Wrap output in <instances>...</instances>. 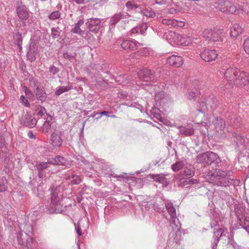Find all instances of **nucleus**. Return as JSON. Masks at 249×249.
<instances>
[{"mask_svg": "<svg viewBox=\"0 0 249 249\" xmlns=\"http://www.w3.org/2000/svg\"><path fill=\"white\" fill-rule=\"evenodd\" d=\"M220 72L225 79L238 87H243L249 85V74L224 62L220 68Z\"/></svg>", "mask_w": 249, "mask_h": 249, "instance_id": "nucleus-1", "label": "nucleus"}, {"mask_svg": "<svg viewBox=\"0 0 249 249\" xmlns=\"http://www.w3.org/2000/svg\"><path fill=\"white\" fill-rule=\"evenodd\" d=\"M214 125V130L215 135L220 138H224L227 136L225 130V121L219 117H215L213 116H209L206 122H203L201 124L203 126L208 127L211 124Z\"/></svg>", "mask_w": 249, "mask_h": 249, "instance_id": "nucleus-2", "label": "nucleus"}, {"mask_svg": "<svg viewBox=\"0 0 249 249\" xmlns=\"http://www.w3.org/2000/svg\"><path fill=\"white\" fill-rule=\"evenodd\" d=\"M231 176V172L230 171L218 169L215 172L213 183L218 186H229L233 183V179L230 178Z\"/></svg>", "mask_w": 249, "mask_h": 249, "instance_id": "nucleus-3", "label": "nucleus"}, {"mask_svg": "<svg viewBox=\"0 0 249 249\" xmlns=\"http://www.w3.org/2000/svg\"><path fill=\"white\" fill-rule=\"evenodd\" d=\"M196 161L199 163L208 165L214 164L217 165L221 162L219 156L211 151L198 155L196 157Z\"/></svg>", "mask_w": 249, "mask_h": 249, "instance_id": "nucleus-4", "label": "nucleus"}, {"mask_svg": "<svg viewBox=\"0 0 249 249\" xmlns=\"http://www.w3.org/2000/svg\"><path fill=\"white\" fill-rule=\"evenodd\" d=\"M206 40L212 41H222L224 36L223 31L218 29H207L202 34Z\"/></svg>", "mask_w": 249, "mask_h": 249, "instance_id": "nucleus-5", "label": "nucleus"}, {"mask_svg": "<svg viewBox=\"0 0 249 249\" xmlns=\"http://www.w3.org/2000/svg\"><path fill=\"white\" fill-rule=\"evenodd\" d=\"M51 203L49 206L51 213H61L64 210V207L61 203V197L58 196L55 191H51Z\"/></svg>", "mask_w": 249, "mask_h": 249, "instance_id": "nucleus-6", "label": "nucleus"}, {"mask_svg": "<svg viewBox=\"0 0 249 249\" xmlns=\"http://www.w3.org/2000/svg\"><path fill=\"white\" fill-rule=\"evenodd\" d=\"M236 215L240 221V226L249 234V218L244 216L243 206H237L234 209Z\"/></svg>", "mask_w": 249, "mask_h": 249, "instance_id": "nucleus-7", "label": "nucleus"}, {"mask_svg": "<svg viewBox=\"0 0 249 249\" xmlns=\"http://www.w3.org/2000/svg\"><path fill=\"white\" fill-rule=\"evenodd\" d=\"M138 77L140 81L142 82H156L159 75L154 74L149 69H143L140 70L137 73Z\"/></svg>", "mask_w": 249, "mask_h": 249, "instance_id": "nucleus-8", "label": "nucleus"}, {"mask_svg": "<svg viewBox=\"0 0 249 249\" xmlns=\"http://www.w3.org/2000/svg\"><path fill=\"white\" fill-rule=\"evenodd\" d=\"M166 209L170 215V222L171 227L174 225L176 227L180 226V223L177 216L176 209L171 202H166L165 203Z\"/></svg>", "mask_w": 249, "mask_h": 249, "instance_id": "nucleus-9", "label": "nucleus"}, {"mask_svg": "<svg viewBox=\"0 0 249 249\" xmlns=\"http://www.w3.org/2000/svg\"><path fill=\"white\" fill-rule=\"evenodd\" d=\"M23 233L19 231L17 234V239L18 244L21 246L22 249H31L34 239L30 237L27 233H25V237L22 238Z\"/></svg>", "mask_w": 249, "mask_h": 249, "instance_id": "nucleus-10", "label": "nucleus"}, {"mask_svg": "<svg viewBox=\"0 0 249 249\" xmlns=\"http://www.w3.org/2000/svg\"><path fill=\"white\" fill-rule=\"evenodd\" d=\"M155 101L157 106L164 107L171 102V98L168 94L161 91L156 93Z\"/></svg>", "mask_w": 249, "mask_h": 249, "instance_id": "nucleus-11", "label": "nucleus"}, {"mask_svg": "<svg viewBox=\"0 0 249 249\" xmlns=\"http://www.w3.org/2000/svg\"><path fill=\"white\" fill-rule=\"evenodd\" d=\"M16 12L18 17L21 20H25L29 18V10L23 4L21 0H18L16 2Z\"/></svg>", "mask_w": 249, "mask_h": 249, "instance_id": "nucleus-12", "label": "nucleus"}, {"mask_svg": "<svg viewBox=\"0 0 249 249\" xmlns=\"http://www.w3.org/2000/svg\"><path fill=\"white\" fill-rule=\"evenodd\" d=\"M130 17V15L126 12H119L110 18L109 24L110 25H115L120 21L127 23L128 21L127 19Z\"/></svg>", "mask_w": 249, "mask_h": 249, "instance_id": "nucleus-13", "label": "nucleus"}, {"mask_svg": "<svg viewBox=\"0 0 249 249\" xmlns=\"http://www.w3.org/2000/svg\"><path fill=\"white\" fill-rule=\"evenodd\" d=\"M101 20L98 18H90L87 19L86 25L89 30L95 34L98 33L101 27Z\"/></svg>", "mask_w": 249, "mask_h": 249, "instance_id": "nucleus-14", "label": "nucleus"}, {"mask_svg": "<svg viewBox=\"0 0 249 249\" xmlns=\"http://www.w3.org/2000/svg\"><path fill=\"white\" fill-rule=\"evenodd\" d=\"M20 122L22 125L29 128L34 127L37 123L35 117L28 113L23 115L20 119Z\"/></svg>", "mask_w": 249, "mask_h": 249, "instance_id": "nucleus-15", "label": "nucleus"}, {"mask_svg": "<svg viewBox=\"0 0 249 249\" xmlns=\"http://www.w3.org/2000/svg\"><path fill=\"white\" fill-rule=\"evenodd\" d=\"M200 55L202 60L206 62H211L215 59L218 55L215 50L205 49L201 52Z\"/></svg>", "mask_w": 249, "mask_h": 249, "instance_id": "nucleus-16", "label": "nucleus"}, {"mask_svg": "<svg viewBox=\"0 0 249 249\" xmlns=\"http://www.w3.org/2000/svg\"><path fill=\"white\" fill-rule=\"evenodd\" d=\"M199 108L197 110L201 113H204L206 110L211 109L214 105V98L213 97H209L205 99V102L199 103Z\"/></svg>", "mask_w": 249, "mask_h": 249, "instance_id": "nucleus-17", "label": "nucleus"}, {"mask_svg": "<svg viewBox=\"0 0 249 249\" xmlns=\"http://www.w3.org/2000/svg\"><path fill=\"white\" fill-rule=\"evenodd\" d=\"M48 162L51 164L63 165L66 167L70 165L68 160L60 155H57L54 158H50L48 159Z\"/></svg>", "mask_w": 249, "mask_h": 249, "instance_id": "nucleus-18", "label": "nucleus"}, {"mask_svg": "<svg viewBox=\"0 0 249 249\" xmlns=\"http://www.w3.org/2000/svg\"><path fill=\"white\" fill-rule=\"evenodd\" d=\"M181 225L176 227L174 225L172 227L173 231L169 234L170 239H173L177 244H179L182 240L181 231L180 230Z\"/></svg>", "mask_w": 249, "mask_h": 249, "instance_id": "nucleus-19", "label": "nucleus"}, {"mask_svg": "<svg viewBox=\"0 0 249 249\" xmlns=\"http://www.w3.org/2000/svg\"><path fill=\"white\" fill-rule=\"evenodd\" d=\"M48 161L47 162L37 161L35 165V167L38 172V176L39 178H43L45 177V172L44 171L49 167Z\"/></svg>", "mask_w": 249, "mask_h": 249, "instance_id": "nucleus-20", "label": "nucleus"}, {"mask_svg": "<svg viewBox=\"0 0 249 249\" xmlns=\"http://www.w3.org/2000/svg\"><path fill=\"white\" fill-rule=\"evenodd\" d=\"M167 63L171 66L178 68L183 64V60L180 56L172 55L167 58Z\"/></svg>", "mask_w": 249, "mask_h": 249, "instance_id": "nucleus-21", "label": "nucleus"}, {"mask_svg": "<svg viewBox=\"0 0 249 249\" xmlns=\"http://www.w3.org/2000/svg\"><path fill=\"white\" fill-rule=\"evenodd\" d=\"M178 128L179 129V134L181 135L182 137L191 136L194 133V128L190 125H179Z\"/></svg>", "mask_w": 249, "mask_h": 249, "instance_id": "nucleus-22", "label": "nucleus"}, {"mask_svg": "<svg viewBox=\"0 0 249 249\" xmlns=\"http://www.w3.org/2000/svg\"><path fill=\"white\" fill-rule=\"evenodd\" d=\"M38 53L37 48L35 43L30 45L29 49L27 53V57L31 62L34 61L36 59V55Z\"/></svg>", "mask_w": 249, "mask_h": 249, "instance_id": "nucleus-23", "label": "nucleus"}, {"mask_svg": "<svg viewBox=\"0 0 249 249\" xmlns=\"http://www.w3.org/2000/svg\"><path fill=\"white\" fill-rule=\"evenodd\" d=\"M36 99L41 102H45L47 99V93L43 87H37L34 90Z\"/></svg>", "mask_w": 249, "mask_h": 249, "instance_id": "nucleus-24", "label": "nucleus"}, {"mask_svg": "<svg viewBox=\"0 0 249 249\" xmlns=\"http://www.w3.org/2000/svg\"><path fill=\"white\" fill-rule=\"evenodd\" d=\"M51 144L54 147H60L62 144V139L58 133H53L51 137Z\"/></svg>", "mask_w": 249, "mask_h": 249, "instance_id": "nucleus-25", "label": "nucleus"}, {"mask_svg": "<svg viewBox=\"0 0 249 249\" xmlns=\"http://www.w3.org/2000/svg\"><path fill=\"white\" fill-rule=\"evenodd\" d=\"M215 7L223 12H227L230 2L226 0H215Z\"/></svg>", "mask_w": 249, "mask_h": 249, "instance_id": "nucleus-26", "label": "nucleus"}, {"mask_svg": "<svg viewBox=\"0 0 249 249\" xmlns=\"http://www.w3.org/2000/svg\"><path fill=\"white\" fill-rule=\"evenodd\" d=\"M137 43L134 40H124L121 44V47L124 50L130 49L134 50L137 49Z\"/></svg>", "mask_w": 249, "mask_h": 249, "instance_id": "nucleus-27", "label": "nucleus"}, {"mask_svg": "<svg viewBox=\"0 0 249 249\" xmlns=\"http://www.w3.org/2000/svg\"><path fill=\"white\" fill-rule=\"evenodd\" d=\"M242 28L238 24H234L232 27L231 28L230 35L231 37L233 38L236 37L242 33Z\"/></svg>", "mask_w": 249, "mask_h": 249, "instance_id": "nucleus-28", "label": "nucleus"}, {"mask_svg": "<svg viewBox=\"0 0 249 249\" xmlns=\"http://www.w3.org/2000/svg\"><path fill=\"white\" fill-rule=\"evenodd\" d=\"M152 178L156 182L167 186L168 184V181L165 178V175L162 174L153 175Z\"/></svg>", "mask_w": 249, "mask_h": 249, "instance_id": "nucleus-29", "label": "nucleus"}, {"mask_svg": "<svg viewBox=\"0 0 249 249\" xmlns=\"http://www.w3.org/2000/svg\"><path fill=\"white\" fill-rule=\"evenodd\" d=\"M231 136L233 138V141L237 145L243 144L246 142V141H248V139L246 138H244L240 134L235 133H231Z\"/></svg>", "mask_w": 249, "mask_h": 249, "instance_id": "nucleus-30", "label": "nucleus"}, {"mask_svg": "<svg viewBox=\"0 0 249 249\" xmlns=\"http://www.w3.org/2000/svg\"><path fill=\"white\" fill-rule=\"evenodd\" d=\"M56 125L54 123H50L49 121L44 122L43 125V130L45 133H49L53 130H55Z\"/></svg>", "mask_w": 249, "mask_h": 249, "instance_id": "nucleus-31", "label": "nucleus"}, {"mask_svg": "<svg viewBox=\"0 0 249 249\" xmlns=\"http://www.w3.org/2000/svg\"><path fill=\"white\" fill-rule=\"evenodd\" d=\"M179 39L178 43L182 46H187L192 43L193 39L190 36H179L178 37Z\"/></svg>", "mask_w": 249, "mask_h": 249, "instance_id": "nucleus-32", "label": "nucleus"}, {"mask_svg": "<svg viewBox=\"0 0 249 249\" xmlns=\"http://www.w3.org/2000/svg\"><path fill=\"white\" fill-rule=\"evenodd\" d=\"M138 12H140L143 15L151 18H154L156 16V13L150 8L146 9H143L142 8L140 9V11H138Z\"/></svg>", "mask_w": 249, "mask_h": 249, "instance_id": "nucleus-33", "label": "nucleus"}, {"mask_svg": "<svg viewBox=\"0 0 249 249\" xmlns=\"http://www.w3.org/2000/svg\"><path fill=\"white\" fill-rule=\"evenodd\" d=\"M181 174L187 177L190 178L194 176L195 174L194 169L192 165H187L185 168L184 171L181 172Z\"/></svg>", "mask_w": 249, "mask_h": 249, "instance_id": "nucleus-34", "label": "nucleus"}, {"mask_svg": "<svg viewBox=\"0 0 249 249\" xmlns=\"http://www.w3.org/2000/svg\"><path fill=\"white\" fill-rule=\"evenodd\" d=\"M84 23V21L83 20L80 19L78 20V21L75 24L74 27L72 29L71 32L73 33L77 34L80 35H82L84 31H83L80 29V26H82Z\"/></svg>", "mask_w": 249, "mask_h": 249, "instance_id": "nucleus-35", "label": "nucleus"}, {"mask_svg": "<svg viewBox=\"0 0 249 249\" xmlns=\"http://www.w3.org/2000/svg\"><path fill=\"white\" fill-rule=\"evenodd\" d=\"M125 6L128 11H140L142 6L140 5L133 3L131 1H128L125 3Z\"/></svg>", "mask_w": 249, "mask_h": 249, "instance_id": "nucleus-36", "label": "nucleus"}, {"mask_svg": "<svg viewBox=\"0 0 249 249\" xmlns=\"http://www.w3.org/2000/svg\"><path fill=\"white\" fill-rule=\"evenodd\" d=\"M67 179H71V183L74 185H78L80 184L81 181L82 179L80 178V177L76 175L75 174H72L71 175H69L67 177Z\"/></svg>", "mask_w": 249, "mask_h": 249, "instance_id": "nucleus-37", "label": "nucleus"}, {"mask_svg": "<svg viewBox=\"0 0 249 249\" xmlns=\"http://www.w3.org/2000/svg\"><path fill=\"white\" fill-rule=\"evenodd\" d=\"M161 22L164 25L171 27L178 26V21L174 19L164 18L162 20Z\"/></svg>", "mask_w": 249, "mask_h": 249, "instance_id": "nucleus-38", "label": "nucleus"}, {"mask_svg": "<svg viewBox=\"0 0 249 249\" xmlns=\"http://www.w3.org/2000/svg\"><path fill=\"white\" fill-rule=\"evenodd\" d=\"M227 231L223 228H219L216 231L214 232L213 237L220 239V237L226 234Z\"/></svg>", "mask_w": 249, "mask_h": 249, "instance_id": "nucleus-39", "label": "nucleus"}, {"mask_svg": "<svg viewBox=\"0 0 249 249\" xmlns=\"http://www.w3.org/2000/svg\"><path fill=\"white\" fill-rule=\"evenodd\" d=\"M14 42L16 45L20 50L22 48V37L21 35L19 33L16 34L14 36Z\"/></svg>", "mask_w": 249, "mask_h": 249, "instance_id": "nucleus-40", "label": "nucleus"}, {"mask_svg": "<svg viewBox=\"0 0 249 249\" xmlns=\"http://www.w3.org/2000/svg\"><path fill=\"white\" fill-rule=\"evenodd\" d=\"M184 166L185 164L182 161H179L173 164L171 168L174 172H177L182 169Z\"/></svg>", "mask_w": 249, "mask_h": 249, "instance_id": "nucleus-41", "label": "nucleus"}, {"mask_svg": "<svg viewBox=\"0 0 249 249\" xmlns=\"http://www.w3.org/2000/svg\"><path fill=\"white\" fill-rule=\"evenodd\" d=\"M7 181L5 177L0 178V192H4L7 190Z\"/></svg>", "mask_w": 249, "mask_h": 249, "instance_id": "nucleus-42", "label": "nucleus"}, {"mask_svg": "<svg viewBox=\"0 0 249 249\" xmlns=\"http://www.w3.org/2000/svg\"><path fill=\"white\" fill-rule=\"evenodd\" d=\"M71 89L72 87L69 86L59 87L58 89L55 91V94L57 96H59L63 93L68 91Z\"/></svg>", "mask_w": 249, "mask_h": 249, "instance_id": "nucleus-43", "label": "nucleus"}, {"mask_svg": "<svg viewBox=\"0 0 249 249\" xmlns=\"http://www.w3.org/2000/svg\"><path fill=\"white\" fill-rule=\"evenodd\" d=\"M61 32V30L60 29L59 27H53L51 28V36L53 39H55L58 37H59L60 35Z\"/></svg>", "mask_w": 249, "mask_h": 249, "instance_id": "nucleus-44", "label": "nucleus"}, {"mask_svg": "<svg viewBox=\"0 0 249 249\" xmlns=\"http://www.w3.org/2000/svg\"><path fill=\"white\" fill-rule=\"evenodd\" d=\"M163 15H164L165 17L167 16L169 14H175L177 13V10L175 8H168L164 9L162 11Z\"/></svg>", "mask_w": 249, "mask_h": 249, "instance_id": "nucleus-45", "label": "nucleus"}, {"mask_svg": "<svg viewBox=\"0 0 249 249\" xmlns=\"http://www.w3.org/2000/svg\"><path fill=\"white\" fill-rule=\"evenodd\" d=\"M60 13L58 11H55L52 12L49 15V18L51 20H55L58 19L60 17Z\"/></svg>", "mask_w": 249, "mask_h": 249, "instance_id": "nucleus-46", "label": "nucleus"}, {"mask_svg": "<svg viewBox=\"0 0 249 249\" xmlns=\"http://www.w3.org/2000/svg\"><path fill=\"white\" fill-rule=\"evenodd\" d=\"M243 48L245 52L249 54V38H247L244 40Z\"/></svg>", "mask_w": 249, "mask_h": 249, "instance_id": "nucleus-47", "label": "nucleus"}, {"mask_svg": "<svg viewBox=\"0 0 249 249\" xmlns=\"http://www.w3.org/2000/svg\"><path fill=\"white\" fill-rule=\"evenodd\" d=\"M20 101L25 107H29L30 106V104L28 100L23 95L20 96Z\"/></svg>", "mask_w": 249, "mask_h": 249, "instance_id": "nucleus-48", "label": "nucleus"}, {"mask_svg": "<svg viewBox=\"0 0 249 249\" xmlns=\"http://www.w3.org/2000/svg\"><path fill=\"white\" fill-rule=\"evenodd\" d=\"M30 83L32 88H34V90L37 88V87H40L38 85L37 80L36 79H32L30 80Z\"/></svg>", "mask_w": 249, "mask_h": 249, "instance_id": "nucleus-49", "label": "nucleus"}, {"mask_svg": "<svg viewBox=\"0 0 249 249\" xmlns=\"http://www.w3.org/2000/svg\"><path fill=\"white\" fill-rule=\"evenodd\" d=\"M219 222H220V220L218 218H216L214 219H213L210 223L211 228H213L215 227L216 226H219Z\"/></svg>", "mask_w": 249, "mask_h": 249, "instance_id": "nucleus-50", "label": "nucleus"}, {"mask_svg": "<svg viewBox=\"0 0 249 249\" xmlns=\"http://www.w3.org/2000/svg\"><path fill=\"white\" fill-rule=\"evenodd\" d=\"M59 69L54 65H52L49 68V72L52 73L53 75H55L59 72Z\"/></svg>", "mask_w": 249, "mask_h": 249, "instance_id": "nucleus-51", "label": "nucleus"}, {"mask_svg": "<svg viewBox=\"0 0 249 249\" xmlns=\"http://www.w3.org/2000/svg\"><path fill=\"white\" fill-rule=\"evenodd\" d=\"M236 10V7L234 5H231L230 3V5L228 7V10L227 12L231 14H234L235 13Z\"/></svg>", "mask_w": 249, "mask_h": 249, "instance_id": "nucleus-52", "label": "nucleus"}, {"mask_svg": "<svg viewBox=\"0 0 249 249\" xmlns=\"http://www.w3.org/2000/svg\"><path fill=\"white\" fill-rule=\"evenodd\" d=\"M219 241V240L217 238L213 237V242L211 244L212 249H216L217 245Z\"/></svg>", "mask_w": 249, "mask_h": 249, "instance_id": "nucleus-53", "label": "nucleus"}, {"mask_svg": "<svg viewBox=\"0 0 249 249\" xmlns=\"http://www.w3.org/2000/svg\"><path fill=\"white\" fill-rule=\"evenodd\" d=\"M25 93L26 96L28 98L34 100L33 98H34V95L29 89H28L26 88L25 90Z\"/></svg>", "mask_w": 249, "mask_h": 249, "instance_id": "nucleus-54", "label": "nucleus"}, {"mask_svg": "<svg viewBox=\"0 0 249 249\" xmlns=\"http://www.w3.org/2000/svg\"><path fill=\"white\" fill-rule=\"evenodd\" d=\"M131 34H138V33H141L142 34V31L141 27H136L134 28H133L131 30Z\"/></svg>", "mask_w": 249, "mask_h": 249, "instance_id": "nucleus-55", "label": "nucleus"}, {"mask_svg": "<svg viewBox=\"0 0 249 249\" xmlns=\"http://www.w3.org/2000/svg\"><path fill=\"white\" fill-rule=\"evenodd\" d=\"M46 112V109L44 107H41L40 110L37 112L36 115L39 117H42Z\"/></svg>", "mask_w": 249, "mask_h": 249, "instance_id": "nucleus-56", "label": "nucleus"}, {"mask_svg": "<svg viewBox=\"0 0 249 249\" xmlns=\"http://www.w3.org/2000/svg\"><path fill=\"white\" fill-rule=\"evenodd\" d=\"M186 96L188 99L192 100L196 96V93L194 91H189Z\"/></svg>", "mask_w": 249, "mask_h": 249, "instance_id": "nucleus-57", "label": "nucleus"}, {"mask_svg": "<svg viewBox=\"0 0 249 249\" xmlns=\"http://www.w3.org/2000/svg\"><path fill=\"white\" fill-rule=\"evenodd\" d=\"M63 57L64 58L69 59L70 60L73 58L72 56L70 55L68 53H64L63 54Z\"/></svg>", "mask_w": 249, "mask_h": 249, "instance_id": "nucleus-58", "label": "nucleus"}, {"mask_svg": "<svg viewBox=\"0 0 249 249\" xmlns=\"http://www.w3.org/2000/svg\"><path fill=\"white\" fill-rule=\"evenodd\" d=\"M75 230L76 232L79 236H81L82 235V232L81 231V228L79 225L75 227Z\"/></svg>", "mask_w": 249, "mask_h": 249, "instance_id": "nucleus-59", "label": "nucleus"}, {"mask_svg": "<svg viewBox=\"0 0 249 249\" xmlns=\"http://www.w3.org/2000/svg\"><path fill=\"white\" fill-rule=\"evenodd\" d=\"M108 0H89V1H91L92 2H95L96 4L98 2L106 3Z\"/></svg>", "mask_w": 249, "mask_h": 249, "instance_id": "nucleus-60", "label": "nucleus"}, {"mask_svg": "<svg viewBox=\"0 0 249 249\" xmlns=\"http://www.w3.org/2000/svg\"><path fill=\"white\" fill-rule=\"evenodd\" d=\"M188 182V184H194L197 183V181L196 179L192 178V179H189V180L187 181Z\"/></svg>", "mask_w": 249, "mask_h": 249, "instance_id": "nucleus-61", "label": "nucleus"}, {"mask_svg": "<svg viewBox=\"0 0 249 249\" xmlns=\"http://www.w3.org/2000/svg\"><path fill=\"white\" fill-rule=\"evenodd\" d=\"M28 136L30 139H36V136L33 134V132L30 131L28 133Z\"/></svg>", "mask_w": 249, "mask_h": 249, "instance_id": "nucleus-62", "label": "nucleus"}, {"mask_svg": "<svg viewBox=\"0 0 249 249\" xmlns=\"http://www.w3.org/2000/svg\"><path fill=\"white\" fill-rule=\"evenodd\" d=\"M156 3L160 5L165 4L166 3V0H155Z\"/></svg>", "mask_w": 249, "mask_h": 249, "instance_id": "nucleus-63", "label": "nucleus"}, {"mask_svg": "<svg viewBox=\"0 0 249 249\" xmlns=\"http://www.w3.org/2000/svg\"><path fill=\"white\" fill-rule=\"evenodd\" d=\"M77 4H84L85 2V0H73Z\"/></svg>", "mask_w": 249, "mask_h": 249, "instance_id": "nucleus-64", "label": "nucleus"}]
</instances>
